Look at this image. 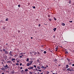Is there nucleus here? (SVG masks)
<instances>
[{"label": "nucleus", "mask_w": 74, "mask_h": 74, "mask_svg": "<svg viewBox=\"0 0 74 74\" xmlns=\"http://www.w3.org/2000/svg\"><path fill=\"white\" fill-rule=\"evenodd\" d=\"M33 61H29L28 62V63H27V66H29L30 65H31Z\"/></svg>", "instance_id": "f257e3e1"}, {"label": "nucleus", "mask_w": 74, "mask_h": 74, "mask_svg": "<svg viewBox=\"0 0 74 74\" xmlns=\"http://www.w3.org/2000/svg\"><path fill=\"white\" fill-rule=\"evenodd\" d=\"M73 69V68H71H71H68L67 69V71H72V69Z\"/></svg>", "instance_id": "f03ea898"}, {"label": "nucleus", "mask_w": 74, "mask_h": 74, "mask_svg": "<svg viewBox=\"0 0 74 74\" xmlns=\"http://www.w3.org/2000/svg\"><path fill=\"white\" fill-rule=\"evenodd\" d=\"M4 68L5 69H7L9 68V66H8V65L6 64V65L4 66Z\"/></svg>", "instance_id": "7ed1b4c3"}, {"label": "nucleus", "mask_w": 74, "mask_h": 74, "mask_svg": "<svg viewBox=\"0 0 74 74\" xmlns=\"http://www.w3.org/2000/svg\"><path fill=\"white\" fill-rule=\"evenodd\" d=\"M3 58H5V60L7 59V56L6 55H5L3 56Z\"/></svg>", "instance_id": "20e7f679"}, {"label": "nucleus", "mask_w": 74, "mask_h": 74, "mask_svg": "<svg viewBox=\"0 0 74 74\" xmlns=\"http://www.w3.org/2000/svg\"><path fill=\"white\" fill-rule=\"evenodd\" d=\"M5 54H9V52H8V51H5Z\"/></svg>", "instance_id": "39448f33"}, {"label": "nucleus", "mask_w": 74, "mask_h": 74, "mask_svg": "<svg viewBox=\"0 0 74 74\" xmlns=\"http://www.w3.org/2000/svg\"><path fill=\"white\" fill-rule=\"evenodd\" d=\"M9 54L10 55V56H12V51H10V52L9 53Z\"/></svg>", "instance_id": "423d86ee"}, {"label": "nucleus", "mask_w": 74, "mask_h": 74, "mask_svg": "<svg viewBox=\"0 0 74 74\" xmlns=\"http://www.w3.org/2000/svg\"><path fill=\"white\" fill-rule=\"evenodd\" d=\"M69 67V66L68 65H66V68L67 69Z\"/></svg>", "instance_id": "0eeeda50"}, {"label": "nucleus", "mask_w": 74, "mask_h": 74, "mask_svg": "<svg viewBox=\"0 0 74 74\" xmlns=\"http://www.w3.org/2000/svg\"><path fill=\"white\" fill-rule=\"evenodd\" d=\"M55 47H56L55 48L56 50H57L58 48V46H56Z\"/></svg>", "instance_id": "6e6552de"}, {"label": "nucleus", "mask_w": 74, "mask_h": 74, "mask_svg": "<svg viewBox=\"0 0 74 74\" xmlns=\"http://www.w3.org/2000/svg\"><path fill=\"white\" fill-rule=\"evenodd\" d=\"M56 28H54V29H53V32H55L56 31Z\"/></svg>", "instance_id": "1a4fd4ad"}, {"label": "nucleus", "mask_w": 74, "mask_h": 74, "mask_svg": "<svg viewBox=\"0 0 74 74\" xmlns=\"http://www.w3.org/2000/svg\"><path fill=\"white\" fill-rule=\"evenodd\" d=\"M11 62H11L10 61H8L7 62V63H11Z\"/></svg>", "instance_id": "9d476101"}, {"label": "nucleus", "mask_w": 74, "mask_h": 74, "mask_svg": "<svg viewBox=\"0 0 74 74\" xmlns=\"http://www.w3.org/2000/svg\"><path fill=\"white\" fill-rule=\"evenodd\" d=\"M62 25H63V26H64L65 25V23H62Z\"/></svg>", "instance_id": "9b49d317"}, {"label": "nucleus", "mask_w": 74, "mask_h": 74, "mask_svg": "<svg viewBox=\"0 0 74 74\" xmlns=\"http://www.w3.org/2000/svg\"><path fill=\"white\" fill-rule=\"evenodd\" d=\"M23 53H24V54H25V53H21V54H22L21 56H23V55L22 54Z\"/></svg>", "instance_id": "f8f14e48"}, {"label": "nucleus", "mask_w": 74, "mask_h": 74, "mask_svg": "<svg viewBox=\"0 0 74 74\" xmlns=\"http://www.w3.org/2000/svg\"><path fill=\"white\" fill-rule=\"evenodd\" d=\"M28 71V69H25V72H27Z\"/></svg>", "instance_id": "ddd939ff"}, {"label": "nucleus", "mask_w": 74, "mask_h": 74, "mask_svg": "<svg viewBox=\"0 0 74 74\" xmlns=\"http://www.w3.org/2000/svg\"><path fill=\"white\" fill-rule=\"evenodd\" d=\"M15 59L14 58H13V59H12V61H13L14 60H15Z\"/></svg>", "instance_id": "4468645a"}, {"label": "nucleus", "mask_w": 74, "mask_h": 74, "mask_svg": "<svg viewBox=\"0 0 74 74\" xmlns=\"http://www.w3.org/2000/svg\"><path fill=\"white\" fill-rule=\"evenodd\" d=\"M26 61L27 62L29 61V59L28 58H27Z\"/></svg>", "instance_id": "2eb2a0df"}, {"label": "nucleus", "mask_w": 74, "mask_h": 74, "mask_svg": "<svg viewBox=\"0 0 74 74\" xmlns=\"http://www.w3.org/2000/svg\"><path fill=\"white\" fill-rule=\"evenodd\" d=\"M3 51H6V49H3Z\"/></svg>", "instance_id": "dca6fc26"}, {"label": "nucleus", "mask_w": 74, "mask_h": 74, "mask_svg": "<svg viewBox=\"0 0 74 74\" xmlns=\"http://www.w3.org/2000/svg\"><path fill=\"white\" fill-rule=\"evenodd\" d=\"M16 64V65H17V66H18V65H19V63H16V64Z\"/></svg>", "instance_id": "f3484780"}, {"label": "nucleus", "mask_w": 74, "mask_h": 74, "mask_svg": "<svg viewBox=\"0 0 74 74\" xmlns=\"http://www.w3.org/2000/svg\"><path fill=\"white\" fill-rule=\"evenodd\" d=\"M29 74H33V72H29Z\"/></svg>", "instance_id": "a211bd4d"}, {"label": "nucleus", "mask_w": 74, "mask_h": 74, "mask_svg": "<svg viewBox=\"0 0 74 74\" xmlns=\"http://www.w3.org/2000/svg\"><path fill=\"white\" fill-rule=\"evenodd\" d=\"M46 73H47V74H49V73H50L48 71H47V72H46Z\"/></svg>", "instance_id": "6ab92c4d"}, {"label": "nucleus", "mask_w": 74, "mask_h": 74, "mask_svg": "<svg viewBox=\"0 0 74 74\" xmlns=\"http://www.w3.org/2000/svg\"><path fill=\"white\" fill-rule=\"evenodd\" d=\"M68 53V51H65V53L67 54Z\"/></svg>", "instance_id": "aec40b11"}, {"label": "nucleus", "mask_w": 74, "mask_h": 74, "mask_svg": "<svg viewBox=\"0 0 74 74\" xmlns=\"http://www.w3.org/2000/svg\"><path fill=\"white\" fill-rule=\"evenodd\" d=\"M8 20H9V19H8V18H6V19L5 20V21H8Z\"/></svg>", "instance_id": "412c9836"}, {"label": "nucleus", "mask_w": 74, "mask_h": 74, "mask_svg": "<svg viewBox=\"0 0 74 74\" xmlns=\"http://www.w3.org/2000/svg\"><path fill=\"white\" fill-rule=\"evenodd\" d=\"M49 21H52V19L51 18L50 19L49 18Z\"/></svg>", "instance_id": "4be33fe9"}, {"label": "nucleus", "mask_w": 74, "mask_h": 74, "mask_svg": "<svg viewBox=\"0 0 74 74\" xmlns=\"http://www.w3.org/2000/svg\"><path fill=\"white\" fill-rule=\"evenodd\" d=\"M43 53H44V54H46V51H45L43 52Z\"/></svg>", "instance_id": "5701e85b"}, {"label": "nucleus", "mask_w": 74, "mask_h": 74, "mask_svg": "<svg viewBox=\"0 0 74 74\" xmlns=\"http://www.w3.org/2000/svg\"><path fill=\"white\" fill-rule=\"evenodd\" d=\"M53 18H54V20L55 21L56 20V18H55V17H53Z\"/></svg>", "instance_id": "b1692460"}, {"label": "nucleus", "mask_w": 74, "mask_h": 74, "mask_svg": "<svg viewBox=\"0 0 74 74\" xmlns=\"http://www.w3.org/2000/svg\"><path fill=\"white\" fill-rule=\"evenodd\" d=\"M71 1L70 0L69 1V3L71 4Z\"/></svg>", "instance_id": "393cba45"}, {"label": "nucleus", "mask_w": 74, "mask_h": 74, "mask_svg": "<svg viewBox=\"0 0 74 74\" xmlns=\"http://www.w3.org/2000/svg\"><path fill=\"white\" fill-rule=\"evenodd\" d=\"M3 29H5V27H3Z\"/></svg>", "instance_id": "a878e982"}, {"label": "nucleus", "mask_w": 74, "mask_h": 74, "mask_svg": "<svg viewBox=\"0 0 74 74\" xmlns=\"http://www.w3.org/2000/svg\"><path fill=\"white\" fill-rule=\"evenodd\" d=\"M54 62H56V61H58L57 60H56V59H55V60H54Z\"/></svg>", "instance_id": "bb28decb"}, {"label": "nucleus", "mask_w": 74, "mask_h": 74, "mask_svg": "<svg viewBox=\"0 0 74 74\" xmlns=\"http://www.w3.org/2000/svg\"><path fill=\"white\" fill-rule=\"evenodd\" d=\"M20 5H18V7H20Z\"/></svg>", "instance_id": "cd10ccee"}, {"label": "nucleus", "mask_w": 74, "mask_h": 74, "mask_svg": "<svg viewBox=\"0 0 74 74\" xmlns=\"http://www.w3.org/2000/svg\"><path fill=\"white\" fill-rule=\"evenodd\" d=\"M1 69H2V70H4L5 69L4 68H1Z\"/></svg>", "instance_id": "c85d7f7f"}, {"label": "nucleus", "mask_w": 74, "mask_h": 74, "mask_svg": "<svg viewBox=\"0 0 74 74\" xmlns=\"http://www.w3.org/2000/svg\"><path fill=\"white\" fill-rule=\"evenodd\" d=\"M19 58H22V56H19Z\"/></svg>", "instance_id": "c756f323"}, {"label": "nucleus", "mask_w": 74, "mask_h": 74, "mask_svg": "<svg viewBox=\"0 0 74 74\" xmlns=\"http://www.w3.org/2000/svg\"><path fill=\"white\" fill-rule=\"evenodd\" d=\"M33 9H35L36 7L35 6H33Z\"/></svg>", "instance_id": "7c9ffc66"}, {"label": "nucleus", "mask_w": 74, "mask_h": 74, "mask_svg": "<svg viewBox=\"0 0 74 74\" xmlns=\"http://www.w3.org/2000/svg\"><path fill=\"white\" fill-rule=\"evenodd\" d=\"M39 71V72H41V70H39L38 71Z\"/></svg>", "instance_id": "2f4dec72"}, {"label": "nucleus", "mask_w": 74, "mask_h": 74, "mask_svg": "<svg viewBox=\"0 0 74 74\" xmlns=\"http://www.w3.org/2000/svg\"><path fill=\"white\" fill-rule=\"evenodd\" d=\"M37 68H38V69H40V68H39L38 67V66H37Z\"/></svg>", "instance_id": "473e14b6"}, {"label": "nucleus", "mask_w": 74, "mask_h": 74, "mask_svg": "<svg viewBox=\"0 0 74 74\" xmlns=\"http://www.w3.org/2000/svg\"><path fill=\"white\" fill-rule=\"evenodd\" d=\"M33 66H34V67L35 68H36V65H33Z\"/></svg>", "instance_id": "72a5a7b5"}, {"label": "nucleus", "mask_w": 74, "mask_h": 74, "mask_svg": "<svg viewBox=\"0 0 74 74\" xmlns=\"http://www.w3.org/2000/svg\"><path fill=\"white\" fill-rule=\"evenodd\" d=\"M41 68L43 69L44 68V67L43 66H42V67H41Z\"/></svg>", "instance_id": "f704fd0d"}, {"label": "nucleus", "mask_w": 74, "mask_h": 74, "mask_svg": "<svg viewBox=\"0 0 74 74\" xmlns=\"http://www.w3.org/2000/svg\"><path fill=\"white\" fill-rule=\"evenodd\" d=\"M50 15H48V17H50Z\"/></svg>", "instance_id": "c9c22d12"}, {"label": "nucleus", "mask_w": 74, "mask_h": 74, "mask_svg": "<svg viewBox=\"0 0 74 74\" xmlns=\"http://www.w3.org/2000/svg\"><path fill=\"white\" fill-rule=\"evenodd\" d=\"M22 65V63L20 64V66H21Z\"/></svg>", "instance_id": "e433bc0d"}, {"label": "nucleus", "mask_w": 74, "mask_h": 74, "mask_svg": "<svg viewBox=\"0 0 74 74\" xmlns=\"http://www.w3.org/2000/svg\"><path fill=\"white\" fill-rule=\"evenodd\" d=\"M37 61H38V62H39V63L40 62H39V59L37 60Z\"/></svg>", "instance_id": "4c0bfd02"}, {"label": "nucleus", "mask_w": 74, "mask_h": 74, "mask_svg": "<svg viewBox=\"0 0 74 74\" xmlns=\"http://www.w3.org/2000/svg\"><path fill=\"white\" fill-rule=\"evenodd\" d=\"M37 53H38V54H40V53L39 52H37Z\"/></svg>", "instance_id": "58836bf2"}, {"label": "nucleus", "mask_w": 74, "mask_h": 74, "mask_svg": "<svg viewBox=\"0 0 74 74\" xmlns=\"http://www.w3.org/2000/svg\"><path fill=\"white\" fill-rule=\"evenodd\" d=\"M69 62H70L71 61V60H70V59H69V60H67Z\"/></svg>", "instance_id": "ea45409f"}, {"label": "nucleus", "mask_w": 74, "mask_h": 74, "mask_svg": "<svg viewBox=\"0 0 74 74\" xmlns=\"http://www.w3.org/2000/svg\"><path fill=\"white\" fill-rule=\"evenodd\" d=\"M69 22L71 23H72V21H69Z\"/></svg>", "instance_id": "a19ab883"}, {"label": "nucleus", "mask_w": 74, "mask_h": 74, "mask_svg": "<svg viewBox=\"0 0 74 74\" xmlns=\"http://www.w3.org/2000/svg\"><path fill=\"white\" fill-rule=\"evenodd\" d=\"M40 24H38V27H40Z\"/></svg>", "instance_id": "79ce46f5"}, {"label": "nucleus", "mask_w": 74, "mask_h": 74, "mask_svg": "<svg viewBox=\"0 0 74 74\" xmlns=\"http://www.w3.org/2000/svg\"><path fill=\"white\" fill-rule=\"evenodd\" d=\"M0 51L1 52H2V49H0Z\"/></svg>", "instance_id": "37998d69"}, {"label": "nucleus", "mask_w": 74, "mask_h": 74, "mask_svg": "<svg viewBox=\"0 0 74 74\" xmlns=\"http://www.w3.org/2000/svg\"><path fill=\"white\" fill-rule=\"evenodd\" d=\"M29 67L31 68H34V67Z\"/></svg>", "instance_id": "c03bdc74"}, {"label": "nucleus", "mask_w": 74, "mask_h": 74, "mask_svg": "<svg viewBox=\"0 0 74 74\" xmlns=\"http://www.w3.org/2000/svg\"><path fill=\"white\" fill-rule=\"evenodd\" d=\"M23 69V67H21V68H20V69Z\"/></svg>", "instance_id": "a18cd8bd"}, {"label": "nucleus", "mask_w": 74, "mask_h": 74, "mask_svg": "<svg viewBox=\"0 0 74 74\" xmlns=\"http://www.w3.org/2000/svg\"><path fill=\"white\" fill-rule=\"evenodd\" d=\"M20 32V30L18 31V33H19Z\"/></svg>", "instance_id": "49530a36"}, {"label": "nucleus", "mask_w": 74, "mask_h": 74, "mask_svg": "<svg viewBox=\"0 0 74 74\" xmlns=\"http://www.w3.org/2000/svg\"><path fill=\"white\" fill-rule=\"evenodd\" d=\"M28 69H29V70L31 69H30V68H28Z\"/></svg>", "instance_id": "de8ad7c7"}, {"label": "nucleus", "mask_w": 74, "mask_h": 74, "mask_svg": "<svg viewBox=\"0 0 74 74\" xmlns=\"http://www.w3.org/2000/svg\"><path fill=\"white\" fill-rule=\"evenodd\" d=\"M41 47H43L44 46L43 45H41Z\"/></svg>", "instance_id": "09e8293b"}, {"label": "nucleus", "mask_w": 74, "mask_h": 74, "mask_svg": "<svg viewBox=\"0 0 74 74\" xmlns=\"http://www.w3.org/2000/svg\"><path fill=\"white\" fill-rule=\"evenodd\" d=\"M29 68L30 69H33V68H31L29 67Z\"/></svg>", "instance_id": "8fccbe9b"}, {"label": "nucleus", "mask_w": 74, "mask_h": 74, "mask_svg": "<svg viewBox=\"0 0 74 74\" xmlns=\"http://www.w3.org/2000/svg\"><path fill=\"white\" fill-rule=\"evenodd\" d=\"M43 51H44L43 50H41V52H43Z\"/></svg>", "instance_id": "3c124183"}, {"label": "nucleus", "mask_w": 74, "mask_h": 74, "mask_svg": "<svg viewBox=\"0 0 74 74\" xmlns=\"http://www.w3.org/2000/svg\"><path fill=\"white\" fill-rule=\"evenodd\" d=\"M46 67H44V69H46Z\"/></svg>", "instance_id": "603ef678"}, {"label": "nucleus", "mask_w": 74, "mask_h": 74, "mask_svg": "<svg viewBox=\"0 0 74 74\" xmlns=\"http://www.w3.org/2000/svg\"><path fill=\"white\" fill-rule=\"evenodd\" d=\"M72 66H74V64H72Z\"/></svg>", "instance_id": "864d4df0"}, {"label": "nucleus", "mask_w": 74, "mask_h": 74, "mask_svg": "<svg viewBox=\"0 0 74 74\" xmlns=\"http://www.w3.org/2000/svg\"><path fill=\"white\" fill-rule=\"evenodd\" d=\"M40 74H43V72H42V73H40Z\"/></svg>", "instance_id": "5fc2aeb1"}, {"label": "nucleus", "mask_w": 74, "mask_h": 74, "mask_svg": "<svg viewBox=\"0 0 74 74\" xmlns=\"http://www.w3.org/2000/svg\"><path fill=\"white\" fill-rule=\"evenodd\" d=\"M66 60H69V58H66Z\"/></svg>", "instance_id": "6e6d98bb"}, {"label": "nucleus", "mask_w": 74, "mask_h": 74, "mask_svg": "<svg viewBox=\"0 0 74 74\" xmlns=\"http://www.w3.org/2000/svg\"><path fill=\"white\" fill-rule=\"evenodd\" d=\"M1 63H2V64H4V63H3V62H1Z\"/></svg>", "instance_id": "4d7b16f0"}, {"label": "nucleus", "mask_w": 74, "mask_h": 74, "mask_svg": "<svg viewBox=\"0 0 74 74\" xmlns=\"http://www.w3.org/2000/svg\"><path fill=\"white\" fill-rule=\"evenodd\" d=\"M48 67V66L46 65V67Z\"/></svg>", "instance_id": "13d9d810"}, {"label": "nucleus", "mask_w": 74, "mask_h": 74, "mask_svg": "<svg viewBox=\"0 0 74 74\" xmlns=\"http://www.w3.org/2000/svg\"><path fill=\"white\" fill-rule=\"evenodd\" d=\"M2 74H4V73H2Z\"/></svg>", "instance_id": "bf43d9fd"}, {"label": "nucleus", "mask_w": 74, "mask_h": 74, "mask_svg": "<svg viewBox=\"0 0 74 74\" xmlns=\"http://www.w3.org/2000/svg\"><path fill=\"white\" fill-rule=\"evenodd\" d=\"M60 65H60V64L58 65V66H60Z\"/></svg>", "instance_id": "052dcab7"}, {"label": "nucleus", "mask_w": 74, "mask_h": 74, "mask_svg": "<svg viewBox=\"0 0 74 74\" xmlns=\"http://www.w3.org/2000/svg\"><path fill=\"white\" fill-rule=\"evenodd\" d=\"M13 63H15V61H13Z\"/></svg>", "instance_id": "680f3d73"}, {"label": "nucleus", "mask_w": 74, "mask_h": 74, "mask_svg": "<svg viewBox=\"0 0 74 74\" xmlns=\"http://www.w3.org/2000/svg\"><path fill=\"white\" fill-rule=\"evenodd\" d=\"M17 62L18 63H19V61H17Z\"/></svg>", "instance_id": "e2e57ef3"}, {"label": "nucleus", "mask_w": 74, "mask_h": 74, "mask_svg": "<svg viewBox=\"0 0 74 74\" xmlns=\"http://www.w3.org/2000/svg\"><path fill=\"white\" fill-rule=\"evenodd\" d=\"M32 38H33L32 37H31V39H32Z\"/></svg>", "instance_id": "0e129e2a"}, {"label": "nucleus", "mask_w": 74, "mask_h": 74, "mask_svg": "<svg viewBox=\"0 0 74 74\" xmlns=\"http://www.w3.org/2000/svg\"><path fill=\"white\" fill-rule=\"evenodd\" d=\"M53 38H55V36H53Z\"/></svg>", "instance_id": "69168bd1"}, {"label": "nucleus", "mask_w": 74, "mask_h": 74, "mask_svg": "<svg viewBox=\"0 0 74 74\" xmlns=\"http://www.w3.org/2000/svg\"><path fill=\"white\" fill-rule=\"evenodd\" d=\"M56 51H58V50L57 49H56Z\"/></svg>", "instance_id": "338daca9"}, {"label": "nucleus", "mask_w": 74, "mask_h": 74, "mask_svg": "<svg viewBox=\"0 0 74 74\" xmlns=\"http://www.w3.org/2000/svg\"><path fill=\"white\" fill-rule=\"evenodd\" d=\"M53 74H55V73H53Z\"/></svg>", "instance_id": "774afa93"}]
</instances>
